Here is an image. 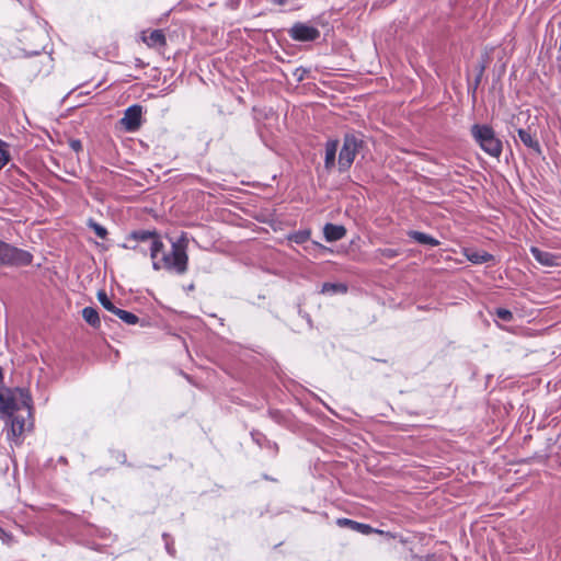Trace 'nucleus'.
<instances>
[{
    "label": "nucleus",
    "instance_id": "f3484780",
    "mask_svg": "<svg viewBox=\"0 0 561 561\" xmlns=\"http://www.w3.org/2000/svg\"><path fill=\"white\" fill-rule=\"evenodd\" d=\"M130 238L136 240V241H140V242H149V247L151 245L152 240H160L154 232L145 231V230H142V231H134L130 234Z\"/></svg>",
    "mask_w": 561,
    "mask_h": 561
},
{
    "label": "nucleus",
    "instance_id": "473e14b6",
    "mask_svg": "<svg viewBox=\"0 0 561 561\" xmlns=\"http://www.w3.org/2000/svg\"><path fill=\"white\" fill-rule=\"evenodd\" d=\"M417 561H428V560H424V559H419Z\"/></svg>",
    "mask_w": 561,
    "mask_h": 561
},
{
    "label": "nucleus",
    "instance_id": "f03ea898",
    "mask_svg": "<svg viewBox=\"0 0 561 561\" xmlns=\"http://www.w3.org/2000/svg\"><path fill=\"white\" fill-rule=\"evenodd\" d=\"M32 399L27 390L16 388H0V417L11 419L22 408L26 409L27 416H31Z\"/></svg>",
    "mask_w": 561,
    "mask_h": 561
},
{
    "label": "nucleus",
    "instance_id": "412c9836",
    "mask_svg": "<svg viewBox=\"0 0 561 561\" xmlns=\"http://www.w3.org/2000/svg\"><path fill=\"white\" fill-rule=\"evenodd\" d=\"M347 288L343 284L324 283L322 286V293H346Z\"/></svg>",
    "mask_w": 561,
    "mask_h": 561
},
{
    "label": "nucleus",
    "instance_id": "2eb2a0df",
    "mask_svg": "<svg viewBox=\"0 0 561 561\" xmlns=\"http://www.w3.org/2000/svg\"><path fill=\"white\" fill-rule=\"evenodd\" d=\"M82 317L87 323H89L93 328H99L101 320L99 313L93 307H85L82 310Z\"/></svg>",
    "mask_w": 561,
    "mask_h": 561
},
{
    "label": "nucleus",
    "instance_id": "6e6552de",
    "mask_svg": "<svg viewBox=\"0 0 561 561\" xmlns=\"http://www.w3.org/2000/svg\"><path fill=\"white\" fill-rule=\"evenodd\" d=\"M530 252L533 256L536 259V261L543 266L551 267L559 265V261L561 259L559 255H556L548 251L540 250L537 247H531Z\"/></svg>",
    "mask_w": 561,
    "mask_h": 561
},
{
    "label": "nucleus",
    "instance_id": "ddd939ff",
    "mask_svg": "<svg viewBox=\"0 0 561 561\" xmlns=\"http://www.w3.org/2000/svg\"><path fill=\"white\" fill-rule=\"evenodd\" d=\"M466 256L473 264H482L493 260V256L485 251L467 250Z\"/></svg>",
    "mask_w": 561,
    "mask_h": 561
},
{
    "label": "nucleus",
    "instance_id": "c85d7f7f",
    "mask_svg": "<svg viewBox=\"0 0 561 561\" xmlns=\"http://www.w3.org/2000/svg\"><path fill=\"white\" fill-rule=\"evenodd\" d=\"M167 550H168V552H169L171 556H173V554H174V551H173L172 547H170L168 543H167Z\"/></svg>",
    "mask_w": 561,
    "mask_h": 561
},
{
    "label": "nucleus",
    "instance_id": "423d86ee",
    "mask_svg": "<svg viewBox=\"0 0 561 561\" xmlns=\"http://www.w3.org/2000/svg\"><path fill=\"white\" fill-rule=\"evenodd\" d=\"M289 35L295 41L311 42L316 41L320 36V32L318 28L311 25L305 23H296L289 30Z\"/></svg>",
    "mask_w": 561,
    "mask_h": 561
},
{
    "label": "nucleus",
    "instance_id": "5701e85b",
    "mask_svg": "<svg viewBox=\"0 0 561 561\" xmlns=\"http://www.w3.org/2000/svg\"><path fill=\"white\" fill-rule=\"evenodd\" d=\"M495 314L499 319L505 322H510L513 320V313L508 309L505 308H497L495 310Z\"/></svg>",
    "mask_w": 561,
    "mask_h": 561
},
{
    "label": "nucleus",
    "instance_id": "393cba45",
    "mask_svg": "<svg viewBox=\"0 0 561 561\" xmlns=\"http://www.w3.org/2000/svg\"><path fill=\"white\" fill-rule=\"evenodd\" d=\"M352 529L359 530L362 534H369L373 530L369 525L360 524V523H357V522L352 523Z\"/></svg>",
    "mask_w": 561,
    "mask_h": 561
},
{
    "label": "nucleus",
    "instance_id": "9b49d317",
    "mask_svg": "<svg viewBox=\"0 0 561 561\" xmlns=\"http://www.w3.org/2000/svg\"><path fill=\"white\" fill-rule=\"evenodd\" d=\"M518 137L520 141L528 148L534 149L537 152H540V146L538 140L536 139V136L531 134L529 129H523L519 128L517 130Z\"/></svg>",
    "mask_w": 561,
    "mask_h": 561
},
{
    "label": "nucleus",
    "instance_id": "cd10ccee",
    "mask_svg": "<svg viewBox=\"0 0 561 561\" xmlns=\"http://www.w3.org/2000/svg\"><path fill=\"white\" fill-rule=\"evenodd\" d=\"M352 523H355V522L351 520V519H346V518L339 519L340 525H348L351 528H352Z\"/></svg>",
    "mask_w": 561,
    "mask_h": 561
},
{
    "label": "nucleus",
    "instance_id": "2f4dec72",
    "mask_svg": "<svg viewBox=\"0 0 561 561\" xmlns=\"http://www.w3.org/2000/svg\"><path fill=\"white\" fill-rule=\"evenodd\" d=\"M277 3L283 4L284 0H277Z\"/></svg>",
    "mask_w": 561,
    "mask_h": 561
},
{
    "label": "nucleus",
    "instance_id": "0eeeda50",
    "mask_svg": "<svg viewBox=\"0 0 561 561\" xmlns=\"http://www.w3.org/2000/svg\"><path fill=\"white\" fill-rule=\"evenodd\" d=\"M141 106L139 105H133L129 106L125 113L124 116L121 119V125L129 133H134L139 129L141 126Z\"/></svg>",
    "mask_w": 561,
    "mask_h": 561
},
{
    "label": "nucleus",
    "instance_id": "1a4fd4ad",
    "mask_svg": "<svg viewBox=\"0 0 561 561\" xmlns=\"http://www.w3.org/2000/svg\"><path fill=\"white\" fill-rule=\"evenodd\" d=\"M323 234L328 242H334L346 234V229L341 225L327 224L323 227Z\"/></svg>",
    "mask_w": 561,
    "mask_h": 561
},
{
    "label": "nucleus",
    "instance_id": "9d476101",
    "mask_svg": "<svg viewBox=\"0 0 561 561\" xmlns=\"http://www.w3.org/2000/svg\"><path fill=\"white\" fill-rule=\"evenodd\" d=\"M142 41L149 47H161L165 45V36L161 30L151 31L149 34H142Z\"/></svg>",
    "mask_w": 561,
    "mask_h": 561
},
{
    "label": "nucleus",
    "instance_id": "39448f33",
    "mask_svg": "<svg viewBox=\"0 0 561 561\" xmlns=\"http://www.w3.org/2000/svg\"><path fill=\"white\" fill-rule=\"evenodd\" d=\"M32 260L33 255L28 251L0 241V266H26Z\"/></svg>",
    "mask_w": 561,
    "mask_h": 561
},
{
    "label": "nucleus",
    "instance_id": "4468645a",
    "mask_svg": "<svg viewBox=\"0 0 561 561\" xmlns=\"http://www.w3.org/2000/svg\"><path fill=\"white\" fill-rule=\"evenodd\" d=\"M337 151V141H329L325 145V160L324 165L327 169H331L335 164V157Z\"/></svg>",
    "mask_w": 561,
    "mask_h": 561
},
{
    "label": "nucleus",
    "instance_id": "20e7f679",
    "mask_svg": "<svg viewBox=\"0 0 561 561\" xmlns=\"http://www.w3.org/2000/svg\"><path fill=\"white\" fill-rule=\"evenodd\" d=\"M364 149V139L359 134H346L339 154V169L347 171L353 164L356 156Z\"/></svg>",
    "mask_w": 561,
    "mask_h": 561
},
{
    "label": "nucleus",
    "instance_id": "b1692460",
    "mask_svg": "<svg viewBox=\"0 0 561 561\" xmlns=\"http://www.w3.org/2000/svg\"><path fill=\"white\" fill-rule=\"evenodd\" d=\"M309 237L310 233L308 231H299L291 237V240L296 243H304L309 239Z\"/></svg>",
    "mask_w": 561,
    "mask_h": 561
},
{
    "label": "nucleus",
    "instance_id": "7c9ffc66",
    "mask_svg": "<svg viewBox=\"0 0 561 561\" xmlns=\"http://www.w3.org/2000/svg\"><path fill=\"white\" fill-rule=\"evenodd\" d=\"M3 535H5L4 530L0 527V537H2Z\"/></svg>",
    "mask_w": 561,
    "mask_h": 561
},
{
    "label": "nucleus",
    "instance_id": "a878e982",
    "mask_svg": "<svg viewBox=\"0 0 561 561\" xmlns=\"http://www.w3.org/2000/svg\"><path fill=\"white\" fill-rule=\"evenodd\" d=\"M380 253L382 256L388 257V259H392L398 255V252L393 249H383V250H380Z\"/></svg>",
    "mask_w": 561,
    "mask_h": 561
},
{
    "label": "nucleus",
    "instance_id": "6ab92c4d",
    "mask_svg": "<svg viewBox=\"0 0 561 561\" xmlns=\"http://www.w3.org/2000/svg\"><path fill=\"white\" fill-rule=\"evenodd\" d=\"M10 159L9 145L0 139V170L8 164Z\"/></svg>",
    "mask_w": 561,
    "mask_h": 561
},
{
    "label": "nucleus",
    "instance_id": "dca6fc26",
    "mask_svg": "<svg viewBox=\"0 0 561 561\" xmlns=\"http://www.w3.org/2000/svg\"><path fill=\"white\" fill-rule=\"evenodd\" d=\"M409 236L415 240L416 242L421 243V244H426V245H431V247H436L439 244V242L434 239L433 237L424 233V232H420V231H410L409 232Z\"/></svg>",
    "mask_w": 561,
    "mask_h": 561
},
{
    "label": "nucleus",
    "instance_id": "aec40b11",
    "mask_svg": "<svg viewBox=\"0 0 561 561\" xmlns=\"http://www.w3.org/2000/svg\"><path fill=\"white\" fill-rule=\"evenodd\" d=\"M98 299L100 304L110 312L114 313V311L117 309L111 301V299L107 297L106 293L104 290H100L98 293Z\"/></svg>",
    "mask_w": 561,
    "mask_h": 561
},
{
    "label": "nucleus",
    "instance_id": "f257e3e1",
    "mask_svg": "<svg viewBox=\"0 0 561 561\" xmlns=\"http://www.w3.org/2000/svg\"><path fill=\"white\" fill-rule=\"evenodd\" d=\"M187 244L188 240L185 236L172 240L169 250L164 248L161 240H152L150 245L152 267L156 271L163 268L179 275L185 274L188 266Z\"/></svg>",
    "mask_w": 561,
    "mask_h": 561
},
{
    "label": "nucleus",
    "instance_id": "c756f323",
    "mask_svg": "<svg viewBox=\"0 0 561 561\" xmlns=\"http://www.w3.org/2000/svg\"><path fill=\"white\" fill-rule=\"evenodd\" d=\"M3 380V371H2V368L0 367V382H2Z\"/></svg>",
    "mask_w": 561,
    "mask_h": 561
},
{
    "label": "nucleus",
    "instance_id": "f8f14e48",
    "mask_svg": "<svg viewBox=\"0 0 561 561\" xmlns=\"http://www.w3.org/2000/svg\"><path fill=\"white\" fill-rule=\"evenodd\" d=\"M11 423L10 434L14 438H19L26 431V422L23 416H12L7 419Z\"/></svg>",
    "mask_w": 561,
    "mask_h": 561
},
{
    "label": "nucleus",
    "instance_id": "4be33fe9",
    "mask_svg": "<svg viewBox=\"0 0 561 561\" xmlns=\"http://www.w3.org/2000/svg\"><path fill=\"white\" fill-rule=\"evenodd\" d=\"M88 226L95 232V234L101 238L105 239L107 236V230L105 227L101 226L100 224L95 222L93 219H89Z\"/></svg>",
    "mask_w": 561,
    "mask_h": 561
},
{
    "label": "nucleus",
    "instance_id": "bb28decb",
    "mask_svg": "<svg viewBox=\"0 0 561 561\" xmlns=\"http://www.w3.org/2000/svg\"><path fill=\"white\" fill-rule=\"evenodd\" d=\"M71 148L75 149L76 151L80 150L81 149V142L79 140L71 141Z\"/></svg>",
    "mask_w": 561,
    "mask_h": 561
},
{
    "label": "nucleus",
    "instance_id": "a211bd4d",
    "mask_svg": "<svg viewBox=\"0 0 561 561\" xmlns=\"http://www.w3.org/2000/svg\"><path fill=\"white\" fill-rule=\"evenodd\" d=\"M114 314L117 316L123 322H125L126 324H136L139 319L136 314L129 312V311H126V310H123V309H119L117 308L115 311H114Z\"/></svg>",
    "mask_w": 561,
    "mask_h": 561
},
{
    "label": "nucleus",
    "instance_id": "7ed1b4c3",
    "mask_svg": "<svg viewBox=\"0 0 561 561\" xmlns=\"http://www.w3.org/2000/svg\"><path fill=\"white\" fill-rule=\"evenodd\" d=\"M471 135L484 152L492 157H500L502 153V142L496 138L492 127L476 124L471 127Z\"/></svg>",
    "mask_w": 561,
    "mask_h": 561
}]
</instances>
